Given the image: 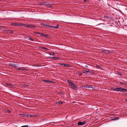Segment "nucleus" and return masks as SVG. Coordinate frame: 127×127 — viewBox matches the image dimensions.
<instances>
[{
	"mask_svg": "<svg viewBox=\"0 0 127 127\" xmlns=\"http://www.w3.org/2000/svg\"><path fill=\"white\" fill-rule=\"evenodd\" d=\"M17 70H25L28 71V70L27 69L25 68L24 67L18 68L16 69Z\"/></svg>",
	"mask_w": 127,
	"mask_h": 127,
	"instance_id": "obj_1",
	"label": "nucleus"
},
{
	"mask_svg": "<svg viewBox=\"0 0 127 127\" xmlns=\"http://www.w3.org/2000/svg\"><path fill=\"white\" fill-rule=\"evenodd\" d=\"M86 123V121L80 122L78 123V125L81 126L85 125Z\"/></svg>",
	"mask_w": 127,
	"mask_h": 127,
	"instance_id": "obj_2",
	"label": "nucleus"
},
{
	"mask_svg": "<svg viewBox=\"0 0 127 127\" xmlns=\"http://www.w3.org/2000/svg\"><path fill=\"white\" fill-rule=\"evenodd\" d=\"M5 84L7 86L10 87L11 88H14L15 87L14 86L13 84H10L9 83H5Z\"/></svg>",
	"mask_w": 127,
	"mask_h": 127,
	"instance_id": "obj_3",
	"label": "nucleus"
},
{
	"mask_svg": "<svg viewBox=\"0 0 127 127\" xmlns=\"http://www.w3.org/2000/svg\"><path fill=\"white\" fill-rule=\"evenodd\" d=\"M102 51L105 53H112V52L111 51H109L107 50H102Z\"/></svg>",
	"mask_w": 127,
	"mask_h": 127,
	"instance_id": "obj_4",
	"label": "nucleus"
},
{
	"mask_svg": "<svg viewBox=\"0 0 127 127\" xmlns=\"http://www.w3.org/2000/svg\"><path fill=\"white\" fill-rule=\"evenodd\" d=\"M67 82L69 84V85L71 86V87L74 85L73 83L70 80H68Z\"/></svg>",
	"mask_w": 127,
	"mask_h": 127,
	"instance_id": "obj_5",
	"label": "nucleus"
},
{
	"mask_svg": "<svg viewBox=\"0 0 127 127\" xmlns=\"http://www.w3.org/2000/svg\"><path fill=\"white\" fill-rule=\"evenodd\" d=\"M72 89L74 90H76L78 89L77 87L75 84H74L72 87Z\"/></svg>",
	"mask_w": 127,
	"mask_h": 127,
	"instance_id": "obj_6",
	"label": "nucleus"
},
{
	"mask_svg": "<svg viewBox=\"0 0 127 127\" xmlns=\"http://www.w3.org/2000/svg\"><path fill=\"white\" fill-rule=\"evenodd\" d=\"M6 31L7 34H12L14 32H13L10 30H6Z\"/></svg>",
	"mask_w": 127,
	"mask_h": 127,
	"instance_id": "obj_7",
	"label": "nucleus"
},
{
	"mask_svg": "<svg viewBox=\"0 0 127 127\" xmlns=\"http://www.w3.org/2000/svg\"><path fill=\"white\" fill-rule=\"evenodd\" d=\"M59 64L61 65H63L64 66H65L66 67H69V65L68 64H65L64 63L63 64Z\"/></svg>",
	"mask_w": 127,
	"mask_h": 127,
	"instance_id": "obj_8",
	"label": "nucleus"
},
{
	"mask_svg": "<svg viewBox=\"0 0 127 127\" xmlns=\"http://www.w3.org/2000/svg\"><path fill=\"white\" fill-rule=\"evenodd\" d=\"M4 111L5 113H9L11 112V111H10L9 109H5L4 110Z\"/></svg>",
	"mask_w": 127,
	"mask_h": 127,
	"instance_id": "obj_9",
	"label": "nucleus"
},
{
	"mask_svg": "<svg viewBox=\"0 0 127 127\" xmlns=\"http://www.w3.org/2000/svg\"><path fill=\"white\" fill-rule=\"evenodd\" d=\"M63 103L62 102L60 101H59L56 102V103L57 104H62Z\"/></svg>",
	"mask_w": 127,
	"mask_h": 127,
	"instance_id": "obj_10",
	"label": "nucleus"
},
{
	"mask_svg": "<svg viewBox=\"0 0 127 127\" xmlns=\"http://www.w3.org/2000/svg\"><path fill=\"white\" fill-rule=\"evenodd\" d=\"M29 28H35L36 26H35L32 25H29Z\"/></svg>",
	"mask_w": 127,
	"mask_h": 127,
	"instance_id": "obj_11",
	"label": "nucleus"
},
{
	"mask_svg": "<svg viewBox=\"0 0 127 127\" xmlns=\"http://www.w3.org/2000/svg\"><path fill=\"white\" fill-rule=\"evenodd\" d=\"M52 59L54 60H57V59H60V58L59 57H52Z\"/></svg>",
	"mask_w": 127,
	"mask_h": 127,
	"instance_id": "obj_12",
	"label": "nucleus"
},
{
	"mask_svg": "<svg viewBox=\"0 0 127 127\" xmlns=\"http://www.w3.org/2000/svg\"><path fill=\"white\" fill-rule=\"evenodd\" d=\"M122 88L120 87L119 88H116V91H122Z\"/></svg>",
	"mask_w": 127,
	"mask_h": 127,
	"instance_id": "obj_13",
	"label": "nucleus"
},
{
	"mask_svg": "<svg viewBox=\"0 0 127 127\" xmlns=\"http://www.w3.org/2000/svg\"><path fill=\"white\" fill-rule=\"evenodd\" d=\"M44 36L45 37L49 38V35L48 34L44 33Z\"/></svg>",
	"mask_w": 127,
	"mask_h": 127,
	"instance_id": "obj_14",
	"label": "nucleus"
},
{
	"mask_svg": "<svg viewBox=\"0 0 127 127\" xmlns=\"http://www.w3.org/2000/svg\"><path fill=\"white\" fill-rule=\"evenodd\" d=\"M36 115H29V117L30 118H33L34 117H35L36 116Z\"/></svg>",
	"mask_w": 127,
	"mask_h": 127,
	"instance_id": "obj_15",
	"label": "nucleus"
},
{
	"mask_svg": "<svg viewBox=\"0 0 127 127\" xmlns=\"http://www.w3.org/2000/svg\"><path fill=\"white\" fill-rule=\"evenodd\" d=\"M9 65L11 66L15 67L16 66V65L15 64L10 63L9 64Z\"/></svg>",
	"mask_w": 127,
	"mask_h": 127,
	"instance_id": "obj_16",
	"label": "nucleus"
},
{
	"mask_svg": "<svg viewBox=\"0 0 127 127\" xmlns=\"http://www.w3.org/2000/svg\"><path fill=\"white\" fill-rule=\"evenodd\" d=\"M86 87L87 88H92V86L91 85H87Z\"/></svg>",
	"mask_w": 127,
	"mask_h": 127,
	"instance_id": "obj_17",
	"label": "nucleus"
},
{
	"mask_svg": "<svg viewBox=\"0 0 127 127\" xmlns=\"http://www.w3.org/2000/svg\"><path fill=\"white\" fill-rule=\"evenodd\" d=\"M23 24L22 23H18L17 26L20 27L21 26H23Z\"/></svg>",
	"mask_w": 127,
	"mask_h": 127,
	"instance_id": "obj_18",
	"label": "nucleus"
},
{
	"mask_svg": "<svg viewBox=\"0 0 127 127\" xmlns=\"http://www.w3.org/2000/svg\"><path fill=\"white\" fill-rule=\"evenodd\" d=\"M111 90L116 91V88H115L114 87H112L111 88Z\"/></svg>",
	"mask_w": 127,
	"mask_h": 127,
	"instance_id": "obj_19",
	"label": "nucleus"
},
{
	"mask_svg": "<svg viewBox=\"0 0 127 127\" xmlns=\"http://www.w3.org/2000/svg\"><path fill=\"white\" fill-rule=\"evenodd\" d=\"M123 92H127V89L124 88H122V91Z\"/></svg>",
	"mask_w": 127,
	"mask_h": 127,
	"instance_id": "obj_20",
	"label": "nucleus"
},
{
	"mask_svg": "<svg viewBox=\"0 0 127 127\" xmlns=\"http://www.w3.org/2000/svg\"><path fill=\"white\" fill-rule=\"evenodd\" d=\"M126 82L124 81L123 82H120V83L122 85H126Z\"/></svg>",
	"mask_w": 127,
	"mask_h": 127,
	"instance_id": "obj_21",
	"label": "nucleus"
},
{
	"mask_svg": "<svg viewBox=\"0 0 127 127\" xmlns=\"http://www.w3.org/2000/svg\"><path fill=\"white\" fill-rule=\"evenodd\" d=\"M59 25H57V26H54V29H58L59 28Z\"/></svg>",
	"mask_w": 127,
	"mask_h": 127,
	"instance_id": "obj_22",
	"label": "nucleus"
},
{
	"mask_svg": "<svg viewBox=\"0 0 127 127\" xmlns=\"http://www.w3.org/2000/svg\"><path fill=\"white\" fill-rule=\"evenodd\" d=\"M12 24L13 25V26H17V25H18V23H13Z\"/></svg>",
	"mask_w": 127,
	"mask_h": 127,
	"instance_id": "obj_23",
	"label": "nucleus"
},
{
	"mask_svg": "<svg viewBox=\"0 0 127 127\" xmlns=\"http://www.w3.org/2000/svg\"><path fill=\"white\" fill-rule=\"evenodd\" d=\"M29 25L28 24H23V26H25L26 27H29Z\"/></svg>",
	"mask_w": 127,
	"mask_h": 127,
	"instance_id": "obj_24",
	"label": "nucleus"
},
{
	"mask_svg": "<svg viewBox=\"0 0 127 127\" xmlns=\"http://www.w3.org/2000/svg\"><path fill=\"white\" fill-rule=\"evenodd\" d=\"M28 38L31 41H33V39L30 36H28Z\"/></svg>",
	"mask_w": 127,
	"mask_h": 127,
	"instance_id": "obj_25",
	"label": "nucleus"
},
{
	"mask_svg": "<svg viewBox=\"0 0 127 127\" xmlns=\"http://www.w3.org/2000/svg\"><path fill=\"white\" fill-rule=\"evenodd\" d=\"M29 115L28 114H24V117H29Z\"/></svg>",
	"mask_w": 127,
	"mask_h": 127,
	"instance_id": "obj_26",
	"label": "nucleus"
},
{
	"mask_svg": "<svg viewBox=\"0 0 127 127\" xmlns=\"http://www.w3.org/2000/svg\"><path fill=\"white\" fill-rule=\"evenodd\" d=\"M46 24L45 23H41L40 24V25H42L44 26H45V25H46Z\"/></svg>",
	"mask_w": 127,
	"mask_h": 127,
	"instance_id": "obj_27",
	"label": "nucleus"
},
{
	"mask_svg": "<svg viewBox=\"0 0 127 127\" xmlns=\"http://www.w3.org/2000/svg\"><path fill=\"white\" fill-rule=\"evenodd\" d=\"M23 86L25 87L26 88L28 86V85L26 84H24L23 85Z\"/></svg>",
	"mask_w": 127,
	"mask_h": 127,
	"instance_id": "obj_28",
	"label": "nucleus"
},
{
	"mask_svg": "<svg viewBox=\"0 0 127 127\" xmlns=\"http://www.w3.org/2000/svg\"><path fill=\"white\" fill-rule=\"evenodd\" d=\"M50 55H51L52 56H54L55 55V54L53 52H52L51 53H50Z\"/></svg>",
	"mask_w": 127,
	"mask_h": 127,
	"instance_id": "obj_29",
	"label": "nucleus"
},
{
	"mask_svg": "<svg viewBox=\"0 0 127 127\" xmlns=\"http://www.w3.org/2000/svg\"><path fill=\"white\" fill-rule=\"evenodd\" d=\"M21 127H30V126H29L28 125H27L22 126Z\"/></svg>",
	"mask_w": 127,
	"mask_h": 127,
	"instance_id": "obj_30",
	"label": "nucleus"
},
{
	"mask_svg": "<svg viewBox=\"0 0 127 127\" xmlns=\"http://www.w3.org/2000/svg\"><path fill=\"white\" fill-rule=\"evenodd\" d=\"M44 33H41V35H40V36H44Z\"/></svg>",
	"mask_w": 127,
	"mask_h": 127,
	"instance_id": "obj_31",
	"label": "nucleus"
},
{
	"mask_svg": "<svg viewBox=\"0 0 127 127\" xmlns=\"http://www.w3.org/2000/svg\"><path fill=\"white\" fill-rule=\"evenodd\" d=\"M117 74L120 75H122V74L121 73H120L118 72H117Z\"/></svg>",
	"mask_w": 127,
	"mask_h": 127,
	"instance_id": "obj_32",
	"label": "nucleus"
},
{
	"mask_svg": "<svg viewBox=\"0 0 127 127\" xmlns=\"http://www.w3.org/2000/svg\"><path fill=\"white\" fill-rule=\"evenodd\" d=\"M50 25H48V24H46L45 25V27H47L49 28Z\"/></svg>",
	"mask_w": 127,
	"mask_h": 127,
	"instance_id": "obj_33",
	"label": "nucleus"
},
{
	"mask_svg": "<svg viewBox=\"0 0 127 127\" xmlns=\"http://www.w3.org/2000/svg\"><path fill=\"white\" fill-rule=\"evenodd\" d=\"M43 81L44 82H48V80H43Z\"/></svg>",
	"mask_w": 127,
	"mask_h": 127,
	"instance_id": "obj_34",
	"label": "nucleus"
},
{
	"mask_svg": "<svg viewBox=\"0 0 127 127\" xmlns=\"http://www.w3.org/2000/svg\"><path fill=\"white\" fill-rule=\"evenodd\" d=\"M54 26H52L50 25L49 28H52L53 29H54Z\"/></svg>",
	"mask_w": 127,
	"mask_h": 127,
	"instance_id": "obj_35",
	"label": "nucleus"
},
{
	"mask_svg": "<svg viewBox=\"0 0 127 127\" xmlns=\"http://www.w3.org/2000/svg\"><path fill=\"white\" fill-rule=\"evenodd\" d=\"M104 17L106 18H109L110 17H108L107 16H105Z\"/></svg>",
	"mask_w": 127,
	"mask_h": 127,
	"instance_id": "obj_36",
	"label": "nucleus"
},
{
	"mask_svg": "<svg viewBox=\"0 0 127 127\" xmlns=\"http://www.w3.org/2000/svg\"><path fill=\"white\" fill-rule=\"evenodd\" d=\"M91 70H86V72H87H87H91Z\"/></svg>",
	"mask_w": 127,
	"mask_h": 127,
	"instance_id": "obj_37",
	"label": "nucleus"
},
{
	"mask_svg": "<svg viewBox=\"0 0 127 127\" xmlns=\"http://www.w3.org/2000/svg\"><path fill=\"white\" fill-rule=\"evenodd\" d=\"M83 73L85 74H87V72H86V70L85 71L84 70H83Z\"/></svg>",
	"mask_w": 127,
	"mask_h": 127,
	"instance_id": "obj_38",
	"label": "nucleus"
},
{
	"mask_svg": "<svg viewBox=\"0 0 127 127\" xmlns=\"http://www.w3.org/2000/svg\"><path fill=\"white\" fill-rule=\"evenodd\" d=\"M48 82L51 83H52L53 82V81H50L49 80H48Z\"/></svg>",
	"mask_w": 127,
	"mask_h": 127,
	"instance_id": "obj_39",
	"label": "nucleus"
},
{
	"mask_svg": "<svg viewBox=\"0 0 127 127\" xmlns=\"http://www.w3.org/2000/svg\"><path fill=\"white\" fill-rule=\"evenodd\" d=\"M21 116H24V114H19Z\"/></svg>",
	"mask_w": 127,
	"mask_h": 127,
	"instance_id": "obj_40",
	"label": "nucleus"
},
{
	"mask_svg": "<svg viewBox=\"0 0 127 127\" xmlns=\"http://www.w3.org/2000/svg\"><path fill=\"white\" fill-rule=\"evenodd\" d=\"M50 2H46V4H50Z\"/></svg>",
	"mask_w": 127,
	"mask_h": 127,
	"instance_id": "obj_41",
	"label": "nucleus"
},
{
	"mask_svg": "<svg viewBox=\"0 0 127 127\" xmlns=\"http://www.w3.org/2000/svg\"><path fill=\"white\" fill-rule=\"evenodd\" d=\"M36 34H40L41 33H40L39 32H37V33H36Z\"/></svg>",
	"mask_w": 127,
	"mask_h": 127,
	"instance_id": "obj_42",
	"label": "nucleus"
},
{
	"mask_svg": "<svg viewBox=\"0 0 127 127\" xmlns=\"http://www.w3.org/2000/svg\"><path fill=\"white\" fill-rule=\"evenodd\" d=\"M48 7H50V8L52 7H53L52 6H51V5H49V6H48Z\"/></svg>",
	"mask_w": 127,
	"mask_h": 127,
	"instance_id": "obj_43",
	"label": "nucleus"
},
{
	"mask_svg": "<svg viewBox=\"0 0 127 127\" xmlns=\"http://www.w3.org/2000/svg\"><path fill=\"white\" fill-rule=\"evenodd\" d=\"M84 2H88V1L87 0H84Z\"/></svg>",
	"mask_w": 127,
	"mask_h": 127,
	"instance_id": "obj_44",
	"label": "nucleus"
},
{
	"mask_svg": "<svg viewBox=\"0 0 127 127\" xmlns=\"http://www.w3.org/2000/svg\"><path fill=\"white\" fill-rule=\"evenodd\" d=\"M40 48L41 49H45V47H41Z\"/></svg>",
	"mask_w": 127,
	"mask_h": 127,
	"instance_id": "obj_45",
	"label": "nucleus"
},
{
	"mask_svg": "<svg viewBox=\"0 0 127 127\" xmlns=\"http://www.w3.org/2000/svg\"><path fill=\"white\" fill-rule=\"evenodd\" d=\"M125 95L126 96H127V93H125Z\"/></svg>",
	"mask_w": 127,
	"mask_h": 127,
	"instance_id": "obj_46",
	"label": "nucleus"
},
{
	"mask_svg": "<svg viewBox=\"0 0 127 127\" xmlns=\"http://www.w3.org/2000/svg\"><path fill=\"white\" fill-rule=\"evenodd\" d=\"M33 33L35 34H36V33H37V32H34Z\"/></svg>",
	"mask_w": 127,
	"mask_h": 127,
	"instance_id": "obj_47",
	"label": "nucleus"
},
{
	"mask_svg": "<svg viewBox=\"0 0 127 127\" xmlns=\"http://www.w3.org/2000/svg\"><path fill=\"white\" fill-rule=\"evenodd\" d=\"M119 117H117L115 119V120H116L118 119H119Z\"/></svg>",
	"mask_w": 127,
	"mask_h": 127,
	"instance_id": "obj_48",
	"label": "nucleus"
},
{
	"mask_svg": "<svg viewBox=\"0 0 127 127\" xmlns=\"http://www.w3.org/2000/svg\"><path fill=\"white\" fill-rule=\"evenodd\" d=\"M2 28L1 26H0V30Z\"/></svg>",
	"mask_w": 127,
	"mask_h": 127,
	"instance_id": "obj_49",
	"label": "nucleus"
},
{
	"mask_svg": "<svg viewBox=\"0 0 127 127\" xmlns=\"http://www.w3.org/2000/svg\"><path fill=\"white\" fill-rule=\"evenodd\" d=\"M96 67H98L99 66L98 65H96Z\"/></svg>",
	"mask_w": 127,
	"mask_h": 127,
	"instance_id": "obj_50",
	"label": "nucleus"
},
{
	"mask_svg": "<svg viewBox=\"0 0 127 127\" xmlns=\"http://www.w3.org/2000/svg\"><path fill=\"white\" fill-rule=\"evenodd\" d=\"M82 74L81 73H80V75L81 76L82 75Z\"/></svg>",
	"mask_w": 127,
	"mask_h": 127,
	"instance_id": "obj_51",
	"label": "nucleus"
},
{
	"mask_svg": "<svg viewBox=\"0 0 127 127\" xmlns=\"http://www.w3.org/2000/svg\"><path fill=\"white\" fill-rule=\"evenodd\" d=\"M47 49V50L48 49L47 48H45V49Z\"/></svg>",
	"mask_w": 127,
	"mask_h": 127,
	"instance_id": "obj_52",
	"label": "nucleus"
},
{
	"mask_svg": "<svg viewBox=\"0 0 127 127\" xmlns=\"http://www.w3.org/2000/svg\"><path fill=\"white\" fill-rule=\"evenodd\" d=\"M99 24H98V25H96V26H97V25H99Z\"/></svg>",
	"mask_w": 127,
	"mask_h": 127,
	"instance_id": "obj_53",
	"label": "nucleus"
}]
</instances>
